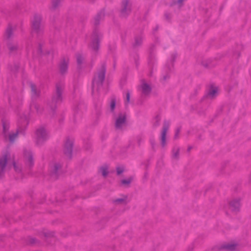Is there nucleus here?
Instances as JSON below:
<instances>
[{
    "label": "nucleus",
    "instance_id": "f257e3e1",
    "mask_svg": "<svg viewBox=\"0 0 251 251\" xmlns=\"http://www.w3.org/2000/svg\"><path fill=\"white\" fill-rule=\"evenodd\" d=\"M28 124V122L26 118H21L18 121V128L16 132L15 133H9V123L2 121V133L4 138L6 141L9 140L10 143H13L19 134H24Z\"/></svg>",
    "mask_w": 251,
    "mask_h": 251
},
{
    "label": "nucleus",
    "instance_id": "f03ea898",
    "mask_svg": "<svg viewBox=\"0 0 251 251\" xmlns=\"http://www.w3.org/2000/svg\"><path fill=\"white\" fill-rule=\"evenodd\" d=\"M105 73L106 65L103 63L94 76L92 81V93H94L95 89L98 91L100 88L102 86L105 79Z\"/></svg>",
    "mask_w": 251,
    "mask_h": 251
},
{
    "label": "nucleus",
    "instance_id": "7ed1b4c3",
    "mask_svg": "<svg viewBox=\"0 0 251 251\" xmlns=\"http://www.w3.org/2000/svg\"><path fill=\"white\" fill-rule=\"evenodd\" d=\"M64 89V84L62 82H58L56 85V92L53 96L51 101L49 103L50 110L53 113L57 104L62 101V93Z\"/></svg>",
    "mask_w": 251,
    "mask_h": 251
},
{
    "label": "nucleus",
    "instance_id": "20e7f679",
    "mask_svg": "<svg viewBox=\"0 0 251 251\" xmlns=\"http://www.w3.org/2000/svg\"><path fill=\"white\" fill-rule=\"evenodd\" d=\"M49 137V133L44 127L41 126L36 129L35 139L38 145H42L48 139Z\"/></svg>",
    "mask_w": 251,
    "mask_h": 251
},
{
    "label": "nucleus",
    "instance_id": "39448f33",
    "mask_svg": "<svg viewBox=\"0 0 251 251\" xmlns=\"http://www.w3.org/2000/svg\"><path fill=\"white\" fill-rule=\"evenodd\" d=\"M44 25L42 23V17L40 15H35L32 22V31L38 34L44 31Z\"/></svg>",
    "mask_w": 251,
    "mask_h": 251
},
{
    "label": "nucleus",
    "instance_id": "423d86ee",
    "mask_svg": "<svg viewBox=\"0 0 251 251\" xmlns=\"http://www.w3.org/2000/svg\"><path fill=\"white\" fill-rule=\"evenodd\" d=\"M101 37L100 33L97 29H95L92 36V42L90 47L95 51H97L99 49L100 39Z\"/></svg>",
    "mask_w": 251,
    "mask_h": 251
},
{
    "label": "nucleus",
    "instance_id": "0eeeda50",
    "mask_svg": "<svg viewBox=\"0 0 251 251\" xmlns=\"http://www.w3.org/2000/svg\"><path fill=\"white\" fill-rule=\"evenodd\" d=\"M170 126V122L168 121L165 120L163 122V126L161 133V145L162 147L166 146V134Z\"/></svg>",
    "mask_w": 251,
    "mask_h": 251
},
{
    "label": "nucleus",
    "instance_id": "6e6552de",
    "mask_svg": "<svg viewBox=\"0 0 251 251\" xmlns=\"http://www.w3.org/2000/svg\"><path fill=\"white\" fill-rule=\"evenodd\" d=\"M73 140L70 139H67L64 147V153L69 158H71L72 155Z\"/></svg>",
    "mask_w": 251,
    "mask_h": 251
},
{
    "label": "nucleus",
    "instance_id": "1a4fd4ad",
    "mask_svg": "<svg viewBox=\"0 0 251 251\" xmlns=\"http://www.w3.org/2000/svg\"><path fill=\"white\" fill-rule=\"evenodd\" d=\"M24 160L26 166L29 169L34 165L33 154L29 150H25L24 151Z\"/></svg>",
    "mask_w": 251,
    "mask_h": 251
},
{
    "label": "nucleus",
    "instance_id": "9d476101",
    "mask_svg": "<svg viewBox=\"0 0 251 251\" xmlns=\"http://www.w3.org/2000/svg\"><path fill=\"white\" fill-rule=\"evenodd\" d=\"M131 4L128 0H123L122 3L121 14L122 17H126L131 12Z\"/></svg>",
    "mask_w": 251,
    "mask_h": 251
},
{
    "label": "nucleus",
    "instance_id": "9b49d317",
    "mask_svg": "<svg viewBox=\"0 0 251 251\" xmlns=\"http://www.w3.org/2000/svg\"><path fill=\"white\" fill-rule=\"evenodd\" d=\"M9 156V153L7 152L0 158V178L2 177L4 174L5 167Z\"/></svg>",
    "mask_w": 251,
    "mask_h": 251
},
{
    "label": "nucleus",
    "instance_id": "f8f14e48",
    "mask_svg": "<svg viewBox=\"0 0 251 251\" xmlns=\"http://www.w3.org/2000/svg\"><path fill=\"white\" fill-rule=\"evenodd\" d=\"M126 115L124 113H120L115 121V127L116 129H121L126 124Z\"/></svg>",
    "mask_w": 251,
    "mask_h": 251
},
{
    "label": "nucleus",
    "instance_id": "ddd939ff",
    "mask_svg": "<svg viewBox=\"0 0 251 251\" xmlns=\"http://www.w3.org/2000/svg\"><path fill=\"white\" fill-rule=\"evenodd\" d=\"M69 63V58L68 57H65L62 59L59 65V71L62 75H64L67 73Z\"/></svg>",
    "mask_w": 251,
    "mask_h": 251
},
{
    "label": "nucleus",
    "instance_id": "4468645a",
    "mask_svg": "<svg viewBox=\"0 0 251 251\" xmlns=\"http://www.w3.org/2000/svg\"><path fill=\"white\" fill-rule=\"evenodd\" d=\"M229 207L231 210L234 212H239L240 208V199H235L230 201Z\"/></svg>",
    "mask_w": 251,
    "mask_h": 251
},
{
    "label": "nucleus",
    "instance_id": "2eb2a0df",
    "mask_svg": "<svg viewBox=\"0 0 251 251\" xmlns=\"http://www.w3.org/2000/svg\"><path fill=\"white\" fill-rule=\"evenodd\" d=\"M140 87L141 88L142 95L143 96H147L151 92V86L148 84H147L144 80L142 81V83Z\"/></svg>",
    "mask_w": 251,
    "mask_h": 251
},
{
    "label": "nucleus",
    "instance_id": "dca6fc26",
    "mask_svg": "<svg viewBox=\"0 0 251 251\" xmlns=\"http://www.w3.org/2000/svg\"><path fill=\"white\" fill-rule=\"evenodd\" d=\"M62 165L59 163H54L50 166V174L57 178L58 176L59 170L61 168Z\"/></svg>",
    "mask_w": 251,
    "mask_h": 251
},
{
    "label": "nucleus",
    "instance_id": "f3484780",
    "mask_svg": "<svg viewBox=\"0 0 251 251\" xmlns=\"http://www.w3.org/2000/svg\"><path fill=\"white\" fill-rule=\"evenodd\" d=\"M237 246V244H226L221 246V250H226L227 251H232L236 249Z\"/></svg>",
    "mask_w": 251,
    "mask_h": 251
},
{
    "label": "nucleus",
    "instance_id": "a211bd4d",
    "mask_svg": "<svg viewBox=\"0 0 251 251\" xmlns=\"http://www.w3.org/2000/svg\"><path fill=\"white\" fill-rule=\"evenodd\" d=\"M104 16V13L103 11H101L99 13H98L96 16L95 17L94 25H99L100 24V22L103 19Z\"/></svg>",
    "mask_w": 251,
    "mask_h": 251
},
{
    "label": "nucleus",
    "instance_id": "6ab92c4d",
    "mask_svg": "<svg viewBox=\"0 0 251 251\" xmlns=\"http://www.w3.org/2000/svg\"><path fill=\"white\" fill-rule=\"evenodd\" d=\"M30 108L31 110L35 109L38 114H41L43 110V108L41 107L40 105L35 102H33L31 104Z\"/></svg>",
    "mask_w": 251,
    "mask_h": 251
},
{
    "label": "nucleus",
    "instance_id": "aec40b11",
    "mask_svg": "<svg viewBox=\"0 0 251 251\" xmlns=\"http://www.w3.org/2000/svg\"><path fill=\"white\" fill-rule=\"evenodd\" d=\"M30 86L32 96L35 97L39 96L40 91L37 89L36 85L34 84L31 83Z\"/></svg>",
    "mask_w": 251,
    "mask_h": 251
},
{
    "label": "nucleus",
    "instance_id": "412c9836",
    "mask_svg": "<svg viewBox=\"0 0 251 251\" xmlns=\"http://www.w3.org/2000/svg\"><path fill=\"white\" fill-rule=\"evenodd\" d=\"M143 42L142 37L141 36H136L135 37V41L133 44L134 48H137L141 46Z\"/></svg>",
    "mask_w": 251,
    "mask_h": 251
},
{
    "label": "nucleus",
    "instance_id": "4be33fe9",
    "mask_svg": "<svg viewBox=\"0 0 251 251\" xmlns=\"http://www.w3.org/2000/svg\"><path fill=\"white\" fill-rule=\"evenodd\" d=\"M13 37V30L11 26H9L5 32V37L7 40L10 39Z\"/></svg>",
    "mask_w": 251,
    "mask_h": 251
},
{
    "label": "nucleus",
    "instance_id": "5701e85b",
    "mask_svg": "<svg viewBox=\"0 0 251 251\" xmlns=\"http://www.w3.org/2000/svg\"><path fill=\"white\" fill-rule=\"evenodd\" d=\"M7 46L10 53L14 52L18 49V46L16 44L8 43Z\"/></svg>",
    "mask_w": 251,
    "mask_h": 251
},
{
    "label": "nucleus",
    "instance_id": "b1692460",
    "mask_svg": "<svg viewBox=\"0 0 251 251\" xmlns=\"http://www.w3.org/2000/svg\"><path fill=\"white\" fill-rule=\"evenodd\" d=\"M62 0H52V4L51 6V10H56L60 5V2Z\"/></svg>",
    "mask_w": 251,
    "mask_h": 251
},
{
    "label": "nucleus",
    "instance_id": "393cba45",
    "mask_svg": "<svg viewBox=\"0 0 251 251\" xmlns=\"http://www.w3.org/2000/svg\"><path fill=\"white\" fill-rule=\"evenodd\" d=\"M76 61H77V66L79 68H80L81 65H82V64L84 61V58L82 56V55L80 53H77L76 55Z\"/></svg>",
    "mask_w": 251,
    "mask_h": 251
},
{
    "label": "nucleus",
    "instance_id": "a878e982",
    "mask_svg": "<svg viewBox=\"0 0 251 251\" xmlns=\"http://www.w3.org/2000/svg\"><path fill=\"white\" fill-rule=\"evenodd\" d=\"M127 197L126 196H124V198H119L117 199L116 200H113V202L115 204H121L124 203L126 204V200L127 199Z\"/></svg>",
    "mask_w": 251,
    "mask_h": 251
},
{
    "label": "nucleus",
    "instance_id": "bb28decb",
    "mask_svg": "<svg viewBox=\"0 0 251 251\" xmlns=\"http://www.w3.org/2000/svg\"><path fill=\"white\" fill-rule=\"evenodd\" d=\"M172 152L173 157L176 159H178L179 154V148L177 147H174L173 149Z\"/></svg>",
    "mask_w": 251,
    "mask_h": 251
},
{
    "label": "nucleus",
    "instance_id": "cd10ccee",
    "mask_svg": "<svg viewBox=\"0 0 251 251\" xmlns=\"http://www.w3.org/2000/svg\"><path fill=\"white\" fill-rule=\"evenodd\" d=\"M108 167L107 165H104L100 167V170L101 172L102 175L104 177H106L108 175Z\"/></svg>",
    "mask_w": 251,
    "mask_h": 251
},
{
    "label": "nucleus",
    "instance_id": "c85d7f7f",
    "mask_svg": "<svg viewBox=\"0 0 251 251\" xmlns=\"http://www.w3.org/2000/svg\"><path fill=\"white\" fill-rule=\"evenodd\" d=\"M116 99L115 98H113L111 99V102H110V110L112 112H113L115 109V106H116Z\"/></svg>",
    "mask_w": 251,
    "mask_h": 251
},
{
    "label": "nucleus",
    "instance_id": "c756f323",
    "mask_svg": "<svg viewBox=\"0 0 251 251\" xmlns=\"http://www.w3.org/2000/svg\"><path fill=\"white\" fill-rule=\"evenodd\" d=\"M133 180V177L132 176L129 177L126 179H123L121 180V183L123 185H129Z\"/></svg>",
    "mask_w": 251,
    "mask_h": 251
},
{
    "label": "nucleus",
    "instance_id": "7c9ffc66",
    "mask_svg": "<svg viewBox=\"0 0 251 251\" xmlns=\"http://www.w3.org/2000/svg\"><path fill=\"white\" fill-rule=\"evenodd\" d=\"M154 121L153 123V126H157L159 125L160 121L161 120V117L159 115H157L154 119Z\"/></svg>",
    "mask_w": 251,
    "mask_h": 251
},
{
    "label": "nucleus",
    "instance_id": "2f4dec72",
    "mask_svg": "<svg viewBox=\"0 0 251 251\" xmlns=\"http://www.w3.org/2000/svg\"><path fill=\"white\" fill-rule=\"evenodd\" d=\"M13 166L14 167L15 171L16 172L21 173V168L20 167L18 166L14 161L13 162Z\"/></svg>",
    "mask_w": 251,
    "mask_h": 251
},
{
    "label": "nucleus",
    "instance_id": "473e14b6",
    "mask_svg": "<svg viewBox=\"0 0 251 251\" xmlns=\"http://www.w3.org/2000/svg\"><path fill=\"white\" fill-rule=\"evenodd\" d=\"M217 93V89L216 88L213 89L209 92L208 95L211 97H214Z\"/></svg>",
    "mask_w": 251,
    "mask_h": 251
},
{
    "label": "nucleus",
    "instance_id": "72a5a7b5",
    "mask_svg": "<svg viewBox=\"0 0 251 251\" xmlns=\"http://www.w3.org/2000/svg\"><path fill=\"white\" fill-rule=\"evenodd\" d=\"M180 130H181V127H177L176 128V130L175 134V136H174L175 139H178V138L179 137V133L180 132Z\"/></svg>",
    "mask_w": 251,
    "mask_h": 251
},
{
    "label": "nucleus",
    "instance_id": "f704fd0d",
    "mask_svg": "<svg viewBox=\"0 0 251 251\" xmlns=\"http://www.w3.org/2000/svg\"><path fill=\"white\" fill-rule=\"evenodd\" d=\"M116 171L117 175H120L123 173L124 169L123 167H117L116 168Z\"/></svg>",
    "mask_w": 251,
    "mask_h": 251
},
{
    "label": "nucleus",
    "instance_id": "c9c22d12",
    "mask_svg": "<svg viewBox=\"0 0 251 251\" xmlns=\"http://www.w3.org/2000/svg\"><path fill=\"white\" fill-rule=\"evenodd\" d=\"M137 143L139 146H140L143 141V137L142 135H139L137 137Z\"/></svg>",
    "mask_w": 251,
    "mask_h": 251
},
{
    "label": "nucleus",
    "instance_id": "e433bc0d",
    "mask_svg": "<svg viewBox=\"0 0 251 251\" xmlns=\"http://www.w3.org/2000/svg\"><path fill=\"white\" fill-rule=\"evenodd\" d=\"M130 93L129 92H127L126 94V104H127L129 102L130 100Z\"/></svg>",
    "mask_w": 251,
    "mask_h": 251
},
{
    "label": "nucleus",
    "instance_id": "4c0bfd02",
    "mask_svg": "<svg viewBox=\"0 0 251 251\" xmlns=\"http://www.w3.org/2000/svg\"><path fill=\"white\" fill-rule=\"evenodd\" d=\"M165 17L166 20H170L171 18V15L170 13H166L165 14Z\"/></svg>",
    "mask_w": 251,
    "mask_h": 251
},
{
    "label": "nucleus",
    "instance_id": "58836bf2",
    "mask_svg": "<svg viewBox=\"0 0 251 251\" xmlns=\"http://www.w3.org/2000/svg\"><path fill=\"white\" fill-rule=\"evenodd\" d=\"M36 243V239L33 238H31L29 240V243L31 244H33Z\"/></svg>",
    "mask_w": 251,
    "mask_h": 251
},
{
    "label": "nucleus",
    "instance_id": "ea45409f",
    "mask_svg": "<svg viewBox=\"0 0 251 251\" xmlns=\"http://www.w3.org/2000/svg\"><path fill=\"white\" fill-rule=\"evenodd\" d=\"M44 234H45V237H50V236H53V233H47V232H45L44 233Z\"/></svg>",
    "mask_w": 251,
    "mask_h": 251
},
{
    "label": "nucleus",
    "instance_id": "a19ab883",
    "mask_svg": "<svg viewBox=\"0 0 251 251\" xmlns=\"http://www.w3.org/2000/svg\"><path fill=\"white\" fill-rule=\"evenodd\" d=\"M151 144L152 146V148L153 149L154 148V146L155 145V141L153 139H151L150 140Z\"/></svg>",
    "mask_w": 251,
    "mask_h": 251
},
{
    "label": "nucleus",
    "instance_id": "79ce46f5",
    "mask_svg": "<svg viewBox=\"0 0 251 251\" xmlns=\"http://www.w3.org/2000/svg\"><path fill=\"white\" fill-rule=\"evenodd\" d=\"M170 77V75L168 74H167L163 76V79L164 81L166 80Z\"/></svg>",
    "mask_w": 251,
    "mask_h": 251
},
{
    "label": "nucleus",
    "instance_id": "37998d69",
    "mask_svg": "<svg viewBox=\"0 0 251 251\" xmlns=\"http://www.w3.org/2000/svg\"><path fill=\"white\" fill-rule=\"evenodd\" d=\"M184 1V0H177V2L178 3H181L183 1Z\"/></svg>",
    "mask_w": 251,
    "mask_h": 251
},
{
    "label": "nucleus",
    "instance_id": "c03bdc74",
    "mask_svg": "<svg viewBox=\"0 0 251 251\" xmlns=\"http://www.w3.org/2000/svg\"><path fill=\"white\" fill-rule=\"evenodd\" d=\"M192 149V147H189L187 149V151H190Z\"/></svg>",
    "mask_w": 251,
    "mask_h": 251
},
{
    "label": "nucleus",
    "instance_id": "a18cd8bd",
    "mask_svg": "<svg viewBox=\"0 0 251 251\" xmlns=\"http://www.w3.org/2000/svg\"><path fill=\"white\" fill-rule=\"evenodd\" d=\"M157 29H158V26H156V27L155 29V30L156 31L157 30Z\"/></svg>",
    "mask_w": 251,
    "mask_h": 251
}]
</instances>
